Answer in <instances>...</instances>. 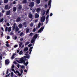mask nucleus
<instances>
[{
	"label": "nucleus",
	"mask_w": 77,
	"mask_h": 77,
	"mask_svg": "<svg viewBox=\"0 0 77 77\" xmlns=\"http://www.w3.org/2000/svg\"><path fill=\"white\" fill-rule=\"evenodd\" d=\"M30 27H33V23H31L30 24Z\"/></svg>",
	"instance_id": "obj_37"
},
{
	"label": "nucleus",
	"mask_w": 77,
	"mask_h": 77,
	"mask_svg": "<svg viewBox=\"0 0 77 77\" xmlns=\"http://www.w3.org/2000/svg\"><path fill=\"white\" fill-rule=\"evenodd\" d=\"M18 27L20 29H21V28H22V27H23V24H21V23L20 24L18 25Z\"/></svg>",
	"instance_id": "obj_14"
},
{
	"label": "nucleus",
	"mask_w": 77,
	"mask_h": 77,
	"mask_svg": "<svg viewBox=\"0 0 77 77\" xmlns=\"http://www.w3.org/2000/svg\"><path fill=\"white\" fill-rule=\"evenodd\" d=\"M23 51L21 50L20 52H19V54H20V55L21 54H22V52Z\"/></svg>",
	"instance_id": "obj_40"
},
{
	"label": "nucleus",
	"mask_w": 77,
	"mask_h": 77,
	"mask_svg": "<svg viewBox=\"0 0 77 77\" xmlns=\"http://www.w3.org/2000/svg\"><path fill=\"white\" fill-rule=\"evenodd\" d=\"M14 55H15V54H14L11 56V59H13L15 58Z\"/></svg>",
	"instance_id": "obj_19"
},
{
	"label": "nucleus",
	"mask_w": 77,
	"mask_h": 77,
	"mask_svg": "<svg viewBox=\"0 0 77 77\" xmlns=\"http://www.w3.org/2000/svg\"><path fill=\"white\" fill-rule=\"evenodd\" d=\"M48 17H49V15H48V14L46 17V20L48 19Z\"/></svg>",
	"instance_id": "obj_43"
},
{
	"label": "nucleus",
	"mask_w": 77,
	"mask_h": 77,
	"mask_svg": "<svg viewBox=\"0 0 77 77\" xmlns=\"http://www.w3.org/2000/svg\"><path fill=\"white\" fill-rule=\"evenodd\" d=\"M50 11V10H49V9H48L46 12V15H47V14H48V13L49 11Z\"/></svg>",
	"instance_id": "obj_30"
},
{
	"label": "nucleus",
	"mask_w": 77,
	"mask_h": 77,
	"mask_svg": "<svg viewBox=\"0 0 77 77\" xmlns=\"http://www.w3.org/2000/svg\"><path fill=\"white\" fill-rule=\"evenodd\" d=\"M20 72H21V74H22L23 72V71L22 69L21 70Z\"/></svg>",
	"instance_id": "obj_53"
},
{
	"label": "nucleus",
	"mask_w": 77,
	"mask_h": 77,
	"mask_svg": "<svg viewBox=\"0 0 77 77\" xmlns=\"http://www.w3.org/2000/svg\"><path fill=\"white\" fill-rule=\"evenodd\" d=\"M38 17H39V14H36L35 15V18H38Z\"/></svg>",
	"instance_id": "obj_23"
},
{
	"label": "nucleus",
	"mask_w": 77,
	"mask_h": 77,
	"mask_svg": "<svg viewBox=\"0 0 77 77\" xmlns=\"http://www.w3.org/2000/svg\"><path fill=\"white\" fill-rule=\"evenodd\" d=\"M10 39V37H9V36H8L7 38V39Z\"/></svg>",
	"instance_id": "obj_51"
},
{
	"label": "nucleus",
	"mask_w": 77,
	"mask_h": 77,
	"mask_svg": "<svg viewBox=\"0 0 77 77\" xmlns=\"http://www.w3.org/2000/svg\"><path fill=\"white\" fill-rule=\"evenodd\" d=\"M8 26H6V28H5V31L6 32H7L8 31Z\"/></svg>",
	"instance_id": "obj_39"
},
{
	"label": "nucleus",
	"mask_w": 77,
	"mask_h": 77,
	"mask_svg": "<svg viewBox=\"0 0 77 77\" xmlns=\"http://www.w3.org/2000/svg\"><path fill=\"white\" fill-rule=\"evenodd\" d=\"M20 41H23V38H20Z\"/></svg>",
	"instance_id": "obj_47"
},
{
	"label": "nucleus",
	"mask_w": 77,
	"mask_h": 77,
	"mask_svg": "<svg viewBox=\"0 0 77 77\" xmlns=\"http://www.w3.org/2000/svg\"><path fill=\"white\" fill-rule=\"evenodd\" d=\"M29 6L31 8L33 7V6H34V2H31L29 4Z\"/></svg>",
	"instance_id": "obj_4"
},
{
	"label": "nucleus",
	"mask_w": 77,
	"mask_h": 77,
	"mask_svg": "<svg viewBox=\"0 0 77 77\" xmlns=\"http://www.w3.org/2000/svg\"><path fill=\"white\" fill-rule=\"evenodd\" d=\"M2 13H4V12H5V11L4 10H2Z\"/></svg>",
	"instance_id": "obj_64"
},
{
	"label": "nucleus",
	"mask_w": 77,
	"mask_h": 77,
	"mask_svg": "<svg viewBox=\"0 0 77 77\" xmlns=\"http://www.w3.org/2000/svg\"><path fill=\"white\" fill-rule=\"evenodd\" d=\"M35 39H34V38H32V39L31 42V43H33V42H35Z\"/></svg>",
	"instance_id": "obj_20"
},
{
	"label": "nucleus",
	"mask_w": 77,
	"mask_h": 77,
	"mask_svg": "<svg viewBox=\"0 0 77 77\" xmlns=\"http://www.w3.org/2000/svg\"><path fill=\"white\" fill-rule=\"evenodd\" d=\"M14 73H15V74H17V73H19V72H18L17 70H16V72H14Z\"/></svg>",
	"instance_id": "obj_46"
},
{
	"label": "nucleus",
	"mask_w": 77,
	"mask_h": 77,
	"mask_svg": "<svg viewBox=\"0 0 77 77\" xmlns=\"http://www.w3.org/2000/svg\"><path fill=\"white\" fill-rule=\"evenodd\" d=\"M29 29H27L26 31V33H29Z\"/></svg>",
	"instance_id": "obj_38"
},
{
	"label": "nucleus",
	"mask_w": 77,
	"mask_h": 77,
	"mask_svg": "<svg viewBox=\"0 0 77 77\" xmlns=\"http://www.w3.org/2000/svg\"><path fill=\"white\" fill-rule=\"evenodd\" d=\"M8 2V0H4V3H6Z\"/></svg>",
	"instance_id": "obj_31"
},
{
	"label": "nucleus",
	"mask_w": 77,
	"mask_h": 77,
	"mask_svg": "<svg viewBox=\"0 0 77 77\" xmlns=\"http://www.w3.org/2000/svg\"><path fill=\"white\" fill-rule=\"evenodd\" d=\"M24 64H25V66H27V65H28L29 63L28 62V61H27V62L26 63V62L25 61V63H23Z\"/></svg>",
	"instance_id": "obj_22"
},
{
	"label": "nucleus",
	"mask_w": 77,
	"mask_h": 77,
	"mask_svg": "<svg viewBox=\"0 0 77 77\" xmlns=\"http://www.w3.org/2000/svg\"><path fill=\"white\" fill-rule=\"evenodd\" d=\"M44 26H43V27H42L38 31V33H39L41 32L43 30H44Z\"/></svg>",
	"instance_id": "obj_5"
},
{
	"label": "nucleus",
	"mask_w": 77,
	"mask_h": 77,
	"mask_svg": "<svg viewBox=\"0 0 77 77\" xmlns=\"http://www.w3.org/2000/svg\"><path fill=\"white\" fill-rule=\"evenodd\" d=\"M11 13V11H7L6 13V15H10V13Z\"/></svg>",
	"instance_id": "obj_9"
},
{
	"label": "nucleus",
	"mask_w": 77,
	"mask_h": 77,
	"mask_svg": "<svg viewBox=\"0 0 77 77\" xmlns=\"http://www.w3.org/2000/svg\"><path fill=\"white\" fill-rule=\"evenodd\" d=\"M18 47V45H16L14 46V48H16V47Z\"/></svg>",
	"instance_id": "obj_50"
},
{
	"label": "nucleus",
	"mask_w": 77,
	"mask_h": 77,
	"mask_svg": "<svg viewBox=\"0 0 77 77\" xmlns=\"http://www.w3.org/2000/svg\"><path fill=\"white\" fill-rule=\"evenodd\" d=\"M21 20V18L20 17H19L17 18L16 20V21L17 22H19V21H20V20Z\"/></svg>",
	"instance_id": "obj_8"
},
{
	"label": "nucleus",
	"mask_w": 77,
	"mask_h": 77,
	"mask_svg": "<svg viewBox=\"0 0 77 77\" xmlns=\"http://www.w3.org/2000/svg\"><path fill=\"white\" fill-rule=\"evenodd\" d=\"M27 71V70L26 69H25L24 70V72H26Z\"/></svg>",
	"instance_id": "obj_62"
},
{
	"label": "nucleus",
	"mask_w": 77,
	"mask_h": 77,
	"mask_svg": "<svg viewBox=\"0 0 77 77\" xmlns=\"http://www.w3.org/2000/svg\"><path fill=\"white\" fill-rule=\"evenodd\" d=\"M18 75L19 76H21V75H22L21 73H19L18 74Z\"/></svg>",
	"instance_id": "obj_54"
},
{
	"label": "nucleus",
	"mask_w": 77,
	"mask_h": 77,
	"mask_svg": "<svg viewBox=\"0 0 77 77\" xmlns=\"http://www.w3.org/2000/svg\"><path fill=\"white\" fill-rule=\"evenodd\" d=\"M17 39V36L14 37L15 40H16V39Z\"/></svg>",
	"instance_id": "obj_59"
},
{
	"label": "nucleus",
	"mask_w": 77,
	"mask_h": 77,
	"mask_svg": "<svg viewBox=\"0 0 77 77\" xmlns=\"http://www.w3.org/2000/svg\"><path fill=\"white\" fill-rule=\"evenodd\" d=\"M7 26H10L9 23H7Z\"/></svg>",
	"instance_id": "obj_60"
},
{
	"label": "nucleus",
	"mask_w": 77,
	"mask_h": 77,
	"mask_svg": "<svg viewBox=\"0 0 77 77\" xmlns=\"http://www.w3.org/2000/svg\"><path fill=\"white\" fill-rule=\"evenodd\" d=\"M32 46V44H29L28 45V47H31V46Z\"/></svg>",
	"instance_id": "obj_45"
},
{
	"label": "nucleus",
	"mask_w": 77,
	"mask_h": 77,
	"mask_svg": "<svg viewBox=\"0 0 77 77\" xmlns=\"http://www.w3.org/2000/svg\"><path fill=\"white\" fill-rule=\"evenodd\" d=\"M41 11V9L39 8H38L37 9L36 11L37 13H39V11Z\"/></svg>",
	"instance_id": "obj_11"
},
{
	"label": "nucleus",
	"mask_w": 77,
	"mask_h": 77,
	"mask_svg": "<svg viewBox=\"0 0 77 77\" xmlns=\"http://www.w3.org/2000/svg\"><path fill=\"white\" fill-rule=\"evenodd\" d=\"M9 60L7 59L5 60V63L7 65H8L9 63Z\"/></svg>",
	"instance_id": "obj_6"
},
{
	"label": "nucleus",
	"mask_w": 77,
	"mask_h": 77,
	"mask_svg": "<svg viewBox=\"0 0 77 77\" xmlns=\"http://www.w3.org/2000/svg\"><path fill=\"white\" fill-rule=\"evenodd\" d=\"M28 16L29 18H32V17H33V16L32 15V14H31V13L29 14Z\"/></svg>",
	"instance_id": "obj_13"
},
{
	"label": "nucleus",
	"mask_w": 77,
	"mask_h": 77,
	"mask_svg": "<svg viewBox=\"0 0 77 77\" xmlns=\"http://www.w3.org/2000/svg\"><path fill=\"white\" fill-rule=\"evenodd\" d=\"M11 68H15V66H14V65H12Z\"/></svg>",
	"instance_id": "obj_52"
},
{
	"label": "nucleus",
	"mask_w": 77,
	"mask_h": 77,
	"mask_svg": "<svg viewBox=\"0 0 77 77\" xmlns=\"http://www.w3.org/2000/svg\"><path fill=\"white\" fill-rule=\"evenodd\" d=\"M37 38H38V34H36L33 36V38L34 39H36Z\"/></svg>",
	"instance_id": "obj_7"
},
{
	"label": "nucleus",
	"mask_w": 77,
	"mask_h": 77,
	"mask_svg": "<svg viewBox=\"0 0 77 77\" xmlns=\"http://www.w3.org/2000/svg\"><path fill=\"white\" fill-rule=\"evenodd\" d=\"M47 3L46 4V5H45V9H46V8H47Z\"/></svg>",
	"instance_id": "obj_41"
},
{
	"label": "nucleus",
	"mask_w": 77,
	"mask_h": 77,
	"mask_svg": "<svg viewBox=\"0 0 77 77\" xmlns=\"http://www.w3.org/2000/svg\"><path fill=\"white\" fill-rule=\"evenodd\" d=\"M13 31L12 32H11L10 33V35H14V34L13 33V32H14V30H12Z\"/></svg>",
	"instance_id": "obj_28"
},
{
	"label": "nucleus",
	"mask_w": 77,
	"mask_h": 77,
	"mask_svg": "<svg viewBox=\"0 0 77 77\" xmlns=\"http://www.w3.org/2000/svg\"><path fill=\"white\" fill-rule=\"evenodd\" d=\"M24 57H26V58H27V59H29L30 58V56L29 55H28L27 56H24Z\"/></svg>",
	"instance_id": "obj_24"
},
{
	"label": "nucleus",
	"mask_w": 77,
	"mask_h": 77,
	"mask_svg": "<svg viewBox=\"0 0 77 77\" xmlns=\"http://www.w3.org/2000/svg\"><path fill=\"white\" fill-rule=\"evenodd\" d=\"M41 25V22H39V23L38 25V26H36L37 29V28L38 29V28H39Z\"/></svg>",
	"instance_id": "obj_10"
},
{
	"label": "nucleus",
	"mask_w": 77,
	"mask_h": 77,
	"mask_svg": "<svg viewBox=\"0 0 77 77\" xmlns=\"http://www.w3.org/2000/svg\"><path fill=\"white\" fill-rule=\"evenodd\" d=\"M23 32H21L20 34H19V35L20 36H22L23 35Z\"/></svg>",
	"instance_id": "obj_36"
},
{
	"label": "nucleus",
	"mask_w": 77,
	"mask_h": 77,
	"mask_svg": "<svg viewBox=\"0 0 77 77\" xmlns=\"http://www.w3.org/2000/svg\"><path fill=\"white\" fill-rule=\"evenodd\" d=\"M13 3V5H15V4H16V2L15 1H14Z\"/></svg>",
	"instance_id": "obj_55"
},
{
	"label": "nucleus",
	"mask_w": 77,
	"mask_h": 77,
	"mask_svg": "<svg viewBox=\"0 0 77 77\" xmlns=\"http://www.w3.org/2000/svg\"><path fill=\"white\" fill-rule=\"evenodd\" d=\"M52 15H53V14L52 13H51L50 15V17H51V16H52Z\"/></svg>",
	"instance_id": "obj_57"
},
{
	"label": "nucleus",
	"mask_w": 77,
	"mask_h": 77,
	"mask_svg": "<svg viewBox=\"0 0 77 77\" xmlns=\"http://www.w3.org/2000/svg\"><path fill=\"white\" fill-rule=\"evenodd\" d=\"M2 17V14L0 12V17Z\"/></svg>",
	"instance_id": "obj_58"
},
{
	"label": "nucleus",
	"mask_w": 77,
	"mask_h": 77,
	"mask_svg": "<svg viewBox=\"0 0 77 77\" xmlns=\"http://www.w3.org/2000/svg\"><path fill=\"white\" fill-rule=\"evenodd\" d=\"M51 0H50L48 2V6H51Z\"/></svg>",
	"instance_id": "obj_17"
},
{
	"label": "nucleus",
	"mask_w": 77,
	"mask_h": 77,
	"mask_svg": "<svg viewBox=\"0 0 77 77\" xmlns=\"http://www.w3.org/2000/svg\"><path fill=\"white\" fill-rule=\"evenodd\" d=\"M27 24V23H26V22H24V23H23V25H26Z\"/></svg>",
	"instance_id": "obj_42"
},
{
	"label": "nucleus",
	"mask_w": 77,
	"mask_h": 77,
	"mask_svg": "<svg viewBox=\"0 0 77 77\" xmlns=\"http://www.w3.org/2000/svg\"><path fill=\"white\" fill-rule=\"evenodd\" d=\"M9 69H7V71H6V74H8V73H9Z\"/></svg>",
	"instance_id": "obj_35"
},
{
	"label": "nucleus",
	"mask_w": 77,
	"mask_h": 77,
	"mask_svg": "<svg viewBox=\"0 0 77 77\" xmlns=\"http://www.w3.org/2000/svg\"><path fill=\"white\" fill-rule=\"evenodd\" d=\"M33 35V33H31L30 34H29V36H32Z\"/></svg>",
	"instance_id": "obj_49"
},
{
	"label": "nucleus",
	"mask_w": 77,
	"mask_h": 77,
	"mask_svg": "<svg viewBox=\"0 0 77 77\" xmlns=\"http://www.w3.org/2000/svg\"><path fill=\"white\" fill-rule=\"evenodd\" d=\"M45 16H42L41 18V22L42 23V22H44V21H45Z\"/></svg>",
	"instance_id": "obj_2"
},
{
	"label": "nucleus",
	"mask_w": 77,
	"mask_h": 77,
	"mask_svg": "<svg viewBox=\"0 0 77 77\" xmlns=\"http://www.w3.org/2000/svg\"><path fill=\"white\" fill-rule=\"evenodd\" d=\"M4 20V19H3V18H2L1 19H0V23H2V22H3Z\"/></svg>",
	"instance_id": "obj_27"
},
{
	"label": "nucleus",
	"mask_w": 77,
	"mask_h": 77,
	"mask_svg": "<svg viewBox=\"0 0 77 77\" xmlns=\"http://www.w3.org/2000/svg\"><path fill=\"white\" fill-rule=\"evenodd\" d=\"M32 49H33V47H31L29 49V51L32 52Z\"/></svg>",
	"instance_id": "obj_25"
},
{
	"label": "nucleus",
	"mask_w": 77,
	"mask_h": 77,
	"mask_svg": "<svg viewBox=\"0 0 77 77\" xmlns=\"http://www.w3.org/2000/svg\"><path fill=\"white\" fill-rule=\"evenodd\" d=\"M0 59L1 60H2V55H1L0 56Z\"/></svg>",
	"instance_id": "obj_48"
},
{
	"label": "nucleus",
	"mask_w": 77,
	"mask_h": 77,
	"mask_svg": "<svg viewBox=\"0 0 77 77\" xmlns=\"http://www.w3.org/2000/svg\"><path fill=\"white\" fill-rule=\"evenodd\" d=\"M22 9V6L21 5H20L18 8L19 10H21Z\"/></svg>",
	"instance_id": "obj_18"
},
{
	"label": "nucleus",
	"mask_w": 77,
	"mask_h": 77,
	"mask_svg": "<svg viewBox=\"0 0 77 77\" xmlns=\"http://www.w3.org/2000/svg\"><path fill=\"white\" fill-rule=\"evenodd\" d=\"M45 12H46L45 11V10H44L42 14V15H44V14H45Z\"/></svg>",
	"instance_id": "obj_32"
},
{
	"label": "nucleus",
	"mask_w": 77,
	"mask_h": 77,
	"mask_svg": "<svg viewBox=\"0 0 77 77\" xmlns=\"http://www.w3.org/2000/svg\"><path fill=\"white\" fill-rule=\"evenodd\" d=\"M29 44V42H27L25 43V45H28V44Z\"/></svg>",
	"instance_id": "obj_34"
},
{
	"label": "nucleus",
	"mask_w": 77,
	"mask_h": 77,
	"mask_svg": "<svg viewBox=\"0 0 77 77\" xmlns=\"http://www.w3.org/2000/svg\"><path fill=\"white\" fill-rule=\"evenodd\" d=\"M22 45H23V43L22 42L20 43V44H19V46L20 48V47H21V46Z\"/></svg>",
	"instance_id": "obj_29"
},
{
	"label": "nucleus",
	"mask_w": 77,
	"mask_h": 77,
	"mask_svg": "<svg viewBox=\"0 0 77 77\" xmlns=\"http://www.w3.org/2000/svg\"><path fill=\"white\" fill-rule=\"evenodd\" d=\"M28 53H29V51H27V52H26V53L25 54L26 56H27V55L28 54Z\"/></svg>",
	"instance_id": "obj_44"
},
{
	"label": "nucleus",
	"mask_w": 77,
	"mask_h": 77,
	"mask_svg": "<svg viewBox=\"0 0 77 77\" xmlns=\"http://www.w3.org/2000/svg\"><path fill=\"white\" fill-rule=\"evenodd\" d=\"M20 63H25V60H24V58L23 57L21 58L20 60Z\"/></svg>",
	"instance_id": "obj_3"
},
{
	"label": "nucleus",
	"mask_w": 77,
	"mask_h": 77,
	"mask_svg": "<svg viewBox=\"0 0 77 77\" xmlns=\"http://www.w3.org/2000/svg\"><path fill=\"white\" fill-rule=\"evenodd\" d=\"M36 1L37 4H39L41 3V0H36Z\"/></svg>",
	"instance_id": "obj_12"
},
{
	"label": "nucleus",
	"mask_w": 77,
	"mask_h": 77,
	"mask_svg": "<svg viewBox=\"0 0 77 77\" xmlns=\"http://www.w3.org/2000/svg\"><path fill=\"white\" fill-rule=\"evenodd\" d=\"M6 46H7V47H9V44H7L6 45Z\"/></svg>",
	"instance_id": "obj_63"
},
{
	"label": "nucleus",
	"mask_w": 77,
	"mask_h": 77,
	"mask_svg": "<svg viewBox=\"0 0 77 77\" xmlns=\"http://www.w3.org/2000/svg\"><path fill=\"white\" fill-rule=\"evenodd\" d=\"M29 50V48L27 47H26L24 49V51H27Z\"/></svg>",
	"instance_id": "obj_16"
},
{
	"label": "nucleus",
	"mask_w": 77,
	"mask_h": 77,
	"mask_svg": "<svg viewBox=\"0 0 77 77\" xmlns=\"http://www.w3.org/2000/svg\"><path fill=\"white\" fill-rule=\"evenodd\" d=\"M11 27H9L8 28V31L9 32L10 31H11Z\"/></svg>",
	"instance_id": "obj_33"
},
{
	"label": "nucleus",
	"mask_w": 77,
	"mask_h": 77,
	"mask_svg": "<svg viewBox=\"0 0 77 77\" xmlns=\"http://www.w3.org/2000/svg\"><path fill=\"white\" fill-rule=\"evenodd\" d=\"M33 32H35L36 31V29L35 28H34L33 29Z\"/></svg>",
	"instance_id": "obj_56"
},
{
	"label": "nucleus",
	"mask_w": 77,
	"mask_h": 77,
	"mask_svg": "<svg viewBox=\"0 0 77 77\" xmlns=\"http://www.w3.org/2000/svg\"><path fill=\"white\" fill-rule=\"evenodd\" d=\"M16 23H14L13 24V26H12V30H14L15 29V32H18L20 29L18 28L17 26H16Z\"/></svg>",
	"instance_id": "obj_1"
},
{
	"label": "nucleus",
	"mask_w": 77,
	"mask_h": 77,
	"mask_svg": "<svg viewBox=\"0 0 77 77\" xmlns=\"http://www.w3.org/2000/svg\"><path fill=\"white\" fill-rule=\"evenodd\" d=\"M9 8V5H6L5 7V9L6 10L8 9V8Z\"/></svg>",
	"instance_id": "obj_15"
},
{
	"label": "nucleus",
	"mask_w": 77,
	"mask_h": 77,
	"mask_svg": "<svg viewBox=\"0 0 77 77\" xmlns=\"http://www.w3.org/2000/svg\"><path fill=\"white\" fill-rule=\"evenodd\" d=\"M13 11L14 12H15L17 10V8L16 7H14L13 8Z\"/></svg>",
	"instance_id": "obj_21"
},
{
	"label": "nucleus",
	"mask_w": 77,
	"mask_h": 77,
	"mask_svg": "<svg viewBox=\"0 0 77 77\" xmlns=\"http://www.w3.org/2000/svg\"><path fill=\"white\" fill-rule=\"evenodd\" d=\"M13 63H14L15 64H17V62H16V61H14Z\"/></svg>",
	"instance_id": "obj_61"
},
{
	"label": "nucleus",
	"mask_w": 77,
	"mask_h": 77,
	"mask_svg": "<svg viewBox=\"0 0 77 77\" xmlns=\"http://www.w3.org/2000/svg\"><path fill=\"white\" fill-rule=\"evenodd\" d=\"M23 3H27V0H23L22 2Z\"/></svg>",
	"instance_id": "obj_26"
}]
</instances>
